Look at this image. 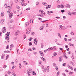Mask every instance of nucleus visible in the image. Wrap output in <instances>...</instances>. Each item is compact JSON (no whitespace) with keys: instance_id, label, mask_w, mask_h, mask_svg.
I'll return each mask as SVG.
<instances>
[{"instance_id":"obj_6","label":"nucleus","mask_w":76,"mask_h":76,"mask_svg":"<svg viewBox=\"0 0 76 76\" xmlns=\"http://www.w3.org/2000/svg\"><path fill=\"white\" fill-rule=\"evenodd\" d=\"M4 19H2L1 20V23L2 25H3V24H4Z\"/></svg>"},{"instance_id":"obj_59","label":"nucleus","mask_w":76,"mask_h":76,"mask_svg":"<svg viewBox=\"0 0 76 76\" xmlns=\"http://www.w3.org/2000/svg\"><path fill=\"white\" fill-rule=\"evenodd\" d=\"M71 34L72 35H74V33L73 32H71Z\"/></svg>"},{"instance_id":"obj_49","label":"nucleus","mask_w":76,"mask_h":76,"mask_svg":"<svg viewBox=\"0 0 76 76\" xmlns=\"http://www.w3.org/2000/svg\"><path fill=\"white\" fill-rule=\"evenodd\" d=\"M36 5H38V4H39V2L38 1L36 2Z\"/></svg>"},{"instance_id":"obj_60","label":"nucleus","mask_w":76,"mask_h":76,"mask_svg":"<svg viewBox=\"0 0 76 76\" xmlns=\"http://www.w3.org/2000/svg\"><path fill=\"white\" fill-rule=\"evenodd\" d=\"M51 7V5H48V8H50Z\"/></svg>"},{"instance_id":"obj_15","label":"nucleus","mask_w":76,"mask_h":76,"mask_svg":"<svg viewBox=\"0 0 76 76\" xmlns=\"http://www.w3.org/2000/svg\"><path fill=\"white\" fill-rule=\"evenodd\" d=\"M50 50H51V49H50V48H49L48 49H46L45 50L44 52L45 53H46L47 51H50Z\"/></svg>"},{"instance_id":"obj_28","label":"nucleus","mask_w":76,"mask_h":76,"mask_svg":"<svg viewBox=\"0 0 76 76\" xmlns=\"http://www.w3.org/2000/svg\"><path fill=\"white\" fill-rule=\"evenodd\" d=\"M17 53L18 54H19V50L18 49L17 50Z\"/></svg>"},{"instance_id":"obj_23","label":"nucleus","mask_w":76,"mask_h":76,"mask_svg":"<svg viewBox=\"0 0 76 76\" xmlns=\"http://www.w3.org/2000/svg\"><path fill=\"white\" fill-rule=\"evenodd\" d=\"M15 62L16 64H18V59H16L15 60Z\"/></svg>"},{"instance_id":"obj_10","label":"nucleus","mask_w":76,"mask_h":76,"mask_svg":"<svg viewBox=\"0 0 76 76\" xmlns=\"http://www.w3.org/2000/svg\"><path fill=\"white\" fill-rule=\"evenodd\" d=\"M42 3L44 6H47V5H48V4H47V3H46V2H43V3Z\"/></svg>"},{"instance_id":"obj_44","label":"nucleus","mask_w":76,"mask_h":76,"mask_svg":"<svg viewBox=\"0 0 76 76\" xmlns=\"http://www.w3.org/2000/svg\"><path fill=\"white\" fill-rule=\"evenodd\" d=\"M19 67H20V69L22 67V66H21V64H20V63H19Z\"/></svg>"},{"instance_id":"obj_63","label":"nucleus","mask_w":76,"mask_h":76,"mask_svg":"<svg viewBox=\"0 0 76 76\" xmlns=\"http://www.w3.org/2000/svg\"><path fill=\"white\" fill-rule=\"evenodd\" d=\"M62 75H63V76H66V74H65V73H62Z\"/></svg>"},{"instance_id":"obj_42","label":"nucleus","mask_w":76,"mask_h":76,"mask_svg":"<svg viewBox=\"0 0 76 76\" xmlns=\"http://www.w3.org/2000/svg\"><path fill=\"white\" fill-rule=\"evenodd\" d=\"M11 12V10H9L7 11V13H10Z\"/></svg>"},{"instance_id":"obj_12","label":"nucleus","mask_w":76,"mask_h":76,"mask_svg":"<svg viewBox=\"0 0 76 76\" xmlns=\"http://www.w3.org/2000/svg\"><path fill=\"white\" fill-rule=\"evenodd\" d=\"M66 7H68L69 8H70V6L69 4H67L66 5Z\"/></svg>"},{"instance_id":"obj_37","label":"nucleus","mask_w":76,"mask_h":76,"mask_svg":"<svg viewBox=\"0 0 76 76\" xmlns=\"http://www.w3.org/2000/svg\"><path fill=\"white\" fill-rule=\"evenodd\" d=\"M9 55H8L7 56L6 58L5 59V60H7L8 59V58H9Z\"/></svg>"},{"instance_id":"obj_5","label":"nucleus","mask_w":76,"mask_h":76,"mask_svg":"<svg viewBox=\"0 0 76 76\" xmlns=\"http://www.w3.org/2000/svg\"><path fill=\"white\" fill-rule=\"evenodd\" d=\"M13 15V14L11 12L10 14V15H9V18L10 19H12V16Z\"/></svg>"},{"instance_id":"obj_35","label":"nucleus","mask_w":76,"mask_h":76,"mask_svg":"<svg viewBox=\"0 0 76 76\" xmlns=\"http://www.w3.org/2000/svg\"><path fill=\"white\" fill-rule=\"evenodd\" d=\"M12 75H13V76H16V74H15V73L12 72Z\"/></svg>"},{"instance_id":"obj_50","label":"nucleus","mask_w":76,"mask_h":76,"mask_svg":"<svg viewBox=\"0 0 76 76\" xmlns=\"http://www.w3.org/2000/svg\"><path fill=\"white\" fill-rule=\"evenodd\" d=\"M27 74L28 75V76H31V73H29V72H27Z\"/></svg>"},{"instance_id":"obj_55","label":"nucleus","mask_w":76,"mask_h":76,"mask_svg":"<svg viewBox=\"0 0 76 76\" xmlns=\"http://www.w3.org/2000/svg\"><path fill=\"white\" fill-rule=\"evenodd\" d=\"M31 35H34L35 34V33L34 32H32L31 33Z\"/></svg>"},{"instance_id":"obj_20","label":"nucleus","mask_w":76,"mask_h":76,"mask_svg":"<svg viewBox=\"0 0 76 76\" xmlns=\"http://www.w3.org/2000/svg\"><path fill=\"white\" fill-rule=\"evenodd\" d=\"M4 12H1V16L3 17V16H4Z\"/></svg>"},{"instance_id":"obj_39","label":"nucleus","mask_w":76,"mask_h":76,"mask_svg":"<svg viewBox=\"0 0 76 76\" xmlns=\"http://www.w3.org/2000/svg\"><path fill=\"white\" fill-rule=\"evenodd\" d=\"M68 47H69V46H68V45H66L65 46V48H67Z\"/></svg>"},{"instance_id":"obj_7","label":"nucleus","mask_w":76,"mask_h":76,"mask_svg":"<svg viewBox=\"0 0 76 76\" xmlns=\"http://www.w3.org/2000/svg\"><path fill=\"white\" fill-rule=\"evenodd\" d=\"M40 58H41V59L42 60H43V61H45V62L47 61V60H45V58H44L42 57H40Z\"/></svg>"},{"instance_id":"obj_22","label":"nucleus","mask_w":76,"mask_h":76,"mask_svg":"<svg viewBox=\"0 0 76 76\" xmlns=\"http://www.w3.org/2000/svg\"><path fill=\"white\" fill-rule=\"evenodd\" d=\"M26 5L27 4L26 3L21 4V6H26Z\"/></svg>"},{"instance_id":"obj_8","label":"nucleus","mask_w":76,"mask_h":76,"mask_svg":"<svg viewBox=\"0 0 76 76\" xmlns=\"http://www.w3.org/2000/svg\"><path fill=\"white\" fill-rule=\"evenodd\" d=\"M19 31H17L15 33V35H18V34L19 33Z\"/></svg>"},{"instance_id":"obj_14","label":"nucleus","mask_w":76,"mask_h":76,"mask_svg":"<svg viewBox=\"0 0 76 76\" xmlns=\"http://www.w3.org/2000/svg\"><path fill=\"white\" fill-rule=\"evenodd\" d=\"M10 32H8L7 33V34H5V36H9V35H10Z\"/></svg>"},{"instance_id":"obj_32","label":"nucleus","mask_w":76,"mask_h":76,"mask_svg":"<svg viewBox=\"0 0 76 76\" xmlns=\"http://www.w3.org/2000/svg\"><path fill=\"white\" fill-rule=\"evenodd\" d=\"M73 72H72V71H70L69 72V75H72V74H73Z\"/></svg>"},{"instance_id":"obj_18","label":"nucleus","mask_w":76,"mask_h":76,"mask_svg":"<svg viewBox=\"0 0 76 76\" xmlns=\"http://www.w3.org/2000/svg\"><path fill=\"white\" fill-rule=\"evenodd\" d=\"M39 12L40 13H41V14H42V13L43 14V13L44 12V11H42V10H39Z\"/></svg>"},{"instance_id":"obj_17","label":"nucleus","mask_w":76,"mask_h":76,"mask_svg":"<svg viewBox=\"0 0 76 76\" xmlns=\"http://www.w3.org/2000/svg\"><path fill=\"white\" fill-rule=\"evenodd\" d=\"M59 61H62V57L61 56L59 57Z\"/></svg>"},{"instance_id":"obj_24","label":"nucleus","mask_w":76,"mask_h":76,"mask_svg":"<svg viewBox=\"0 0 76 76\" xmlns=\"http://www.w3.org/2000/svg\"><path fill=\"white\" fill-rule=\"evenodd\" d=\"M27 71L32 72V69H28L27 70Z\"/></svg>"},{"instance_id":"obj_52","label":"nucleus","mask_w":76,"mask_h":76,"mask_svg":"<svg viewBox=\"0 0 76 76\" xmlns=\"http://www.w3.org/2000/svg\"><path fill=\"white\" fill-rule=\"evenodd\" d=\"M6 49H8L9 48V45H7V46L6 48Z\"/></svg>"},{"instance_id":"obj_41","label":"nucleus","mask_w":76,"mask_h":76,"mask_svg":"<svg viewBox=\"0 0 76 76\" xmlns=\"http://www.w3.org/2000/svg\"><path fill=\"white\" fill-rule=\"evenodd\" d=\"M5 43H9V40H7V41H6L5 42Z\"/></svg>"},{"instance_id":"obj_21","label":"nucleus","mask_w":76,"mask_h":76,"mask_svg":"<svg viewBox=\"0 0 76 76\" xmlns=\"http://www.w3.org/2000/svg\"><path fill=\"white\" fill-rule=\"evenodd\" d=\"M63 57L65 58H68V57L66 55H63Z\"/></svg>"},{"instance_id":"obj_48","label":"nucleus","mask_w":76,"mask_h":76,"mask_svg":"<svg viewBox=\"0 0 76 76\" xmlns=\"http://www.w3.org/2000/svg\"><path fill=\"white\" fill-rule=\"evenodd\" d=\"M66 63H64L62 64V66H66Z\"/></svg>"},{"instance_id":"obj_61","label":"nucleus","mask_w":76,"mask_h":76,"mask_svg":"<svg viewBox=\"0 0 76 76\" xmlns=\"http://www.w3.org/2000/svg\"><path fill=\"white\" fill-rule=\"evenodd\" d=\"M10 23H13V20H10Z\"/></svg>"},{"instance_id":"obj_30","label":"nucleus","mask_w":76,"mask_h":76,"mask_svg":"<svg viewBox=\"0 0 76 76\" xmlns=\"http://www.w3.org/2000/svg\"><path fill=\"white\" fill-rule=\"evenodd\" d=\"M58 35L59 37L60 38H61V35H60V33H58Z\"/></svg>"},{"instance_id":"obj_36","label":"nucleus","mask_w":76,"mask_h":76,"mask_svg":"<svg viewBox=\"0 0 76 76\" xmlns=\"http://www.w3.org/2000/svg\"><path fill=\"white\" fill-rule=\"evenodd\" d=\"M44 29V27H41L40 28V30H42Z\"/></svg>"},{"instance_id":"obj_45","label":"nucleus","mask_w":76,"mask_h":76,"mask_svg":"<svg viewBox=\"0 0 76 76\" xmlns=\"http://www.w3.org/2000/svg\"><path fill=\"white\" fill-rule=\"evenodd\" d=\"M65 12V11H64V10H61V12L62 13H64Z\"/></svg>"},{"instance_id":"obj_64","label":"nucleus","mask_w":76,"mask_h":76,"mask_svg":"<svg viewBox=\"0 0 76 76\" xmlns=\"http://www.w3.org/2000/svg\"><path fill=\"white\" fill-rule=\"evenodd\" d=\"M69 63L71 64H72V65H73L74 64L72 61H70V62H69Z\"/></svg>"},{"instance_id":"obj_53","label":"nucleus","mask_w":76,"mask_h":76,"mask_svg":"<svg viewBox=\"0 0 76 76\" xmlns=\"http://www.w3.org/2000/svg\"><path fill=\"white\" fill-rule=\"evenodd\" d=\"M38 16H41V17H42V16H43L42 15H40L39 14H38Z\"/></svg>"},{"instance_id":"obj_31","label":"nucleus","mask_w":76,"mask_h":76,"mask_svg":"<svg viewBox=\"0 0 76 76\" xmlns=\"http://www.w3.org/2000/svg\"><path fill=\"white\" fill-rule=\"evenodd\" d=\"M68 15H70H70H72V13H70V12H68Z\"/></svg>"},{"instance_id":"obj_11","label":"nucleus","mask_w":76,"mask_h":76,"mask_svg":"<svg viewBox=\"0 0 76 76\" xmlns=\"http://www.w3.org/2000/svg\"><path fill=\"white\" fill-rule=\"evenodd\" d=\"M1 58L2 59H3L4 58V54H2L1 57Z\"/></svg>"},{"instance_id":"obj_4","label":"nucleus","mask_w":76,"mask_h":76,"mask_svg":"<svg viewBox=\"0 0 76 76\" xmlns=\"http://www.w3.org/2000/svg\"><path fill=\"white\" fill-rule=\"evenodd\" d=\"M6 31V29L5 28V27H3V28L2 29V32L3 33H4Z\"/></svg>"},{"instance_id":"obj_19","label":"nucleus","mask_w":76,"mask_h":76,"mask_svg":"<svg viewBox=\"0 0 76 76\" xmlns=\"http://www.w3.org/2000/svg\"><path fill=\"white\" fill-rule=\"evenodd\" d=\"M23 62L25 64V65H26L28 64V62H27L26 61H23Z\"/></svg>"},{"instance_id":"obj_40","label":"nucleus","mask_w":76,"mask_h":76,"mask_svg":"<svg viewBox=\"0 0 76 76\" xmlns=\"http://www.w3.org/2000/svg\"><path fill=\"white\" fill-rule=\"evenodd\" d=\"M10 47L11 48H12L13 47V45H10Z\"/></svg>"},{"instance_id":"obj_27","label":"nucleus","mask_w":76,"mask_h":76,"mask_svg":"<svg viewBox=\"0 0 76 76\" xmlns=\"http://www.w3.org/2000/svg\"><path fill=\"white\" fill-rule=\"evenodd\" d=\"M29 25V23H26L25 25V26H28V25Z\"/></svg>"},{"instance_id":"obj_47","label":"nucleus","mask_w":76,"mask_h":76,"mask_svg":"<svg viewBox=\"0 0 76 76\" xmlns=\"http://www.w3.org/2000/svg\"><path fill=\"white\" fill-rule=\"evenodd\" d=\"M29 41H32V37H31L30 39H29Z\"/></svg>"},{"instance_id":"obj_1","label":"nucleus","mask_w":76,"mask_h":76,"mask_svg":"<svg viewBox=\"0 0 76 76\" xmlns=\"http://www.w3.org/2000/svg\"><path fill=\"white\" fill-rule=\"evenodd\" d=\"M50 50H53V51H54V50H56V46H54L53 47H51L50 48Z\"/></svg>"},{"instance_id":"obj_3","label":"nucleus","mask_w":76,"mask_h":76,"mask_svg":"<svg viewBox=\"0 0 76 76\" xmlns=\"http://www.w3.org/2000/svg\"><path fill=\"white\" fill-rule=\"evenodd\" d=\"M34 44H35V45H37V44H38V40L37 39L35 38L34 40ZM35 42H36L35 43Z\"/></svg>"},{"instance_id":"obj_38","label":"nucleus","mask_w":76,"mask_h":76,"mask_svg":"<svg viewBox=\"0 0 76 76\" xmlns=\"http://www.w3.org/2000/svg\"><path fill=\"white\" fill-rule=\"evenodd\" d=\"M44 47V45H43V44L42 43L41 44V48H43Z\"/></svg>"},{"instance_id":"obj_62","label":"nucleus","mask_w":76,"mask_h":76,"mask_svg":"<svg viewBox=\"0 0 76 76\" xmlns=\"http://www.w3.org/2000/svg\"><path fill=\"white\" fill-rule=\"evenodd\" d=\"M16 7L17 9H20V7L18 6H17Z\"/></svg>"},{"instance_id":"obj_16","label":"nucleus","mask_w":76,"mask_h":76,"mask_svg":"<svg viewBox=\"0 0 76 76\" xmlns=\"http://www.w3.org/2000/svg\"><path fill=\"white\" fill-rule=\"evenodd\" d=\"M68 45H70V46H71V47H74L75 46L74 45L71 43H69L68 44Z\"/></svg>"},{"instance_id":"obj_54","label":"nucleus","mask_w":76,"mask_h":76,"mask_svg":"<svg viewBox=\"0 0 76 76\" xmlns=\"http://www.w3.org/2000/svg\"><path fill=\"white\" fill-rule=\"evenodd\" d=\"M63 26L62 25H60V28H61V29H63Z\"/></svg>"},{"instance_id":"obj_51","label":"nucleus","mask_w":76,"mask_h":76,"mask_svg":"<svg viewBox=\"0 0 76 76\" xmlns=\"http://www.w3.org/2000/svg\"><path fill=\"white\" fill-rule=\"evenodd\" d=\"M55 69H56V70H58V67H56V66L55 67Z\"/></svg>"},{"instance_id":"obj_58","label":"nucleus","mask_w":76,"mask_h":76,"mask_svg":"<svg viewBox=\"0 0 76 76\" xmlns=\"http://www.w3.org/2000/svg\"><path fill=\"white\" fill-rule=\"evenodd\" d=\"M26 10H30V8H28L26 9Z\"/></svg>"},{"instance_id":"obj_13","label":"nucleus","mask_w":76,"mask_h":76,"mask_svg":"<svg viewBox=\"0 0 76 76\" xmlns=\"http://www.w3.org/2000/svg\"><path fill=\"white\" fill-rule=\"evenodd\" d=\"M68 67L69 68V69H71V70H73V69L72 67H71L70 66L68 65Z\"/></svg>"},{"instance_id":"obj_25","label":"nucleus","mask_w":76,"mask_h":76,"mask_svg":"<svg viewBox=\"0 0 76 76\" xmlns=\"http://www.w3.org/2000/svg\"><path fill=\"white\" fill-rule=\"evenodd\" d=\"M33 19H31L30 21V22L31 23H33Z\"/></svg>"},{"instance_id":"obj_46","label":"nucleus","mask_w":76,"mask_h":76,"mask_svg":"<svg viewBox=\"0 0 76 76\" xmlns=\"http://www.w3.org/2000/svg\"><path fill=\"white\" fill-rule=\"evenodd\" d=\"M61 8H64V7L62 5H61Z\"/></svg>"},{"instance_id":"obj_9","label":"nucleus","mask_w":76,"mask_h":76,"mask_svg":"<svg viewBox=\"0 0 76 76\" xmlns=\"http://www.w3.org/2000/svg\"><path fill=\"white\" fill-rule=\"evenodd\" d=\"M10 39V37H9L7 36H6V37H5V39L6 40H9Z\"/></svg>"},{"instance_id":"obj_56","label":"nucleus","mask_w":76,"mask_h":76,"mask_svg":"<svg viewBox=\"0 0 76 76\" xmlns=\"http://www.w3.org/2000/svg\"><path fill=\"white\" fill-rule=\"evenodd\" d=\"M39 64L40 65H41L42 64V62L41 61H40L39 62Z\"/></svg>"},{"instance_id":"obj_34","label":"nucleus","mask_w":76,"mask_h":76,"mask_svg":"<svg viewBox=\"0 0 76 76\" xmlns=\"http://www.w3.org/2000/svg\"><path fill=\"white\" fill-rule=\"evenodd\" d=\"M57 53L56 52H54V53L53 56H57Z\"/></svg>"},{"instance_id":"obj_57","label":"nucleus","mask_w":76,"mask_h":76,"mask_svg":"<svg viewBox=\"0 0 76 76\" xmlns=\"http://www.w3.org/2000/svg\"><path fill=\"white\" fill-rule=\"evenodd\" d=\"M26 35L24 34V39H25V38H26Z\"/></svg>"},{"instance_id":"obj_26","label":"nucleus","mask_w":76,"mask_h":76,"mask_svg":"<svg viewBox=\"0 0 76 76\" xmlns=\"http://www.w3.org/2000/svg\"><path fill=\"white\" fill-rule=\"evenodd\" d=\"M32 75H36V73L34 71H33L32 72Z\"/></svg>"},{"instance_id":"obj_2","label":"nucleus","mask_w":76,"mask_h":76,"mask_svg":"<svg viewBox=\"0 0 76 76\" xmlns=\"http://www.w3.org/2000/svg\"><path fill=\"white\" fill-rule=\"evenodd\" d=\"M31 32V30H30V29L28 28L27 30L26 31V34L27 35H28L29 34V33Z\"/></svg>"},{"instance_id":"obj_29","label":"nucleus","mask_w":76,"mask_h":76,"mask_svg":"<svg viewBox=\"0 0 76 76\" xmlns=\"http://www.w3.org/2000/svg\"><path fill=\"white\" fill-rule=\"evenodd\" d=\"M6 67H7V66L6 65H4L3 66V68L4 69H6Z\"/></svg>"},{"instance_id":"obj_33","label":"nucleus","mask_w":76,"mask_h":76,"mask_svg":"<svg viewBox=\"0 0 76 76\" xmlns=\"http://www.w3.org/2000/svg\"><path fill=\"white\" fill-rule=\"evenodd\" d=\"M32 45V43L31 42H29V46H31V45Z\"/></svg>"},{"instance_id":"obj_43","label":"nucleus","mask_w":76,"mask_h":76,"mask_svg":"<svg viewBox=\"0 0 76 76\" xmlns=\"http://www.w3.org/2000/svg\"><path fill=\"white\" fill-rule=\"evenodd\" d=\"M59 73H60V71H58V72H57L56 75L57 76H58V75H59Z\"/></svg>"}]
</instances>
